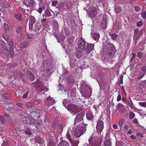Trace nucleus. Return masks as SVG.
I'll list each match as a JSON object with an SVG mask.
<instances>
[{"label":"nucleus","mask_w":146,"mask_h":146,"mask_svg":"<svg viewBox=\"0 0 146 146\" xmlns=\"http://www.w3.org/2000/svg\"><path fill=\"white\" fill-rule=\"evenodd\" d=\"M76 90L73 89L72 90H69L68 92V95L69 96H74L76 95Z\"/></svg>","instance_id":"4468645a"},{"label":"nucleus","mask_w":146,"mask_h":146,"mask_svg":"<svg viewBox=\"0 0 146 146\" xmlns=\"http://www.w3.org/2000/svg\"><path fill=\"white\" fill-rule=\"evenodd\" d=\"M111 36L112 39L113 40H115L117 36L115 34H112L111 35Z\"/></svg>","instance_id":"e433bc0d"},{"label":"nucleus","mask_w":146,"mask_h":146,"mask_svg":"<svg viewBox=\"0 0 146 146\" xmlns=\"http://www.w3.org/2000/svg\"><path fill=\"white\" fill-rule=\"evenodd\" d=\"M74 125L76 126L74 132V138H76L80 137L86 131L85 127L86 126Z\"/></svg>","instance_id":"f257e3e1"},{"label":"nucleus","mask_w":146,"mask_h":146,"mask_svg":"<svg viewBox=\"0 0 146 146\" xmlns=\"http://www.w3.org/2000/svg\"><path fill=\"white\" fill-rule=\"evenodd\" d=\"M139 33V31L137 29H135L134 32V35H136L137 34H138Z\"/></svg>","instance_id":"6e6d98bb"},{"label":"nucleus","mask_w":146,"mask_h":146,"mask_svg":"<svg viewBox=\"0 0 146 146\" xmlns=\"http://www.w3.org/2000/svg\"><path fill=\"white\" fill-rule=\"evenodd\" d=\"M104 127V122L101 120H99L96 125L97 131L98 134L100 133Z\"/></svg>","instance_id":"423d86ee"},{"label":"nucleus","mask_w":146,"mask_h":146,"mask_svg":"<svg viewBox=\"0 0 146 146\" xmlns=\"http://www.w3.org/2000/svg\"><path fill=\"white\" fill-rule=\"evenodd\" d=\"M135 116V114L132 112H130L129 114V118L130 119H133Z\"/></svg>","instance_id":"f704fd0d"},{"label":"nucleus","mask_w":146,"mask_h":146,"mask_svg":"<svg viewBox=\"0 0 146 146\" xmlns=\"http://www.w3.org/2000/svg\"><path fill=\"white\" fill-rule=\"evenodd\" d=\"M113 128L115 129H118V126L117 124H113L112 125Z\"/></svg>","instance_id":"5fc2aeb1"},{"label":"nucleus","mask_w":146,"mask_h":146,"mask_svg":"<svg viewBox=\"0 0 146 146\" xmlns=\"http://www.w3.org/2000/svg\"><path fill=\"white\" fill-rule=\"evenodd\" d=\"M55 102L54 100L52 99L50 96H49L45 101V105L49 107L52 106L55 103Z\"/></svg>","instance_id":"1a4fd4ad"},{"label":"nucleus","mask_w":146,"mask_h":146,"mask_svg":"<svg viewBox=\"0 0 146 146\" xmlns=\"http://www.w3.org/2000/svg\"><path fill=\"white\" fill-rule=\"evenodd\" d=\"M45 7L44 6H42L39 7V9L37 10L40 13H41L42 10L44 9Z\"/></svg>","instance_id":"72a5a7b5"},{"label":"nucleus","mask_w":146,"mask_h":146,"mask_svg":"<svg viewBox=\"0 0 146 146\" xmlns=\"http://www.w3.org/2000/svg\"><path fill=\"white\" fill-rule=\"evenodd\" d=\"M14 16L15 18L18 20H21V15L19 13L15 14Z\"/></svg>","instance_id":"bb28decb"},{"label":"nucleus","mask_w":146,"mask_h":146,"mask_svg":"<svg viewBox=\"0 0 146 146\" xmlns=\"http://www.w3.org/2000/svg\"><path fill=\"white\" fill-rule=\"evenodd\" d=\"M33 3V1L31 0H24V4L27 6L31 5Z\"/></svg>","instance_id":"f3484780"},{"label":"nucleus","mask_w":146,"mask_h":146,"mask_svg":"<svg viewBox=\"0 0 146 146\" xmlns=\"http://www.w3.org/2000/svg\"><path fill=\"white\" fill-rule=\"evenodd\" d=\"M4 39L6 41L7 40H8L9 38V36L7 35V36H4Z\"/></svg>","instance_id":"0e129e2a"},{"label":"nucleus","mask_w":146,"mask_h":146,"mask_svg":"<svg viewBox=\"0 0 146 146\" xmlns=\"http://www.w3.org/2000/svg\"><path fill=\"white\" fill-rule=\"evenodd\" d=\"M47 90L48 89L45 87L42 86L41 89H39L38 91L40 92L44 91V92H47Z\"/></svg>","instance_id":"2f4dec72"},{"label":"nucleus","mask_w":146,"mask_h":146,"mask_svg":"<svg viewBox=\"0 0 146 146\" xmlns=\"http://www.w3.org/2000/svg\"><path fill=\"white\" fill-rule=\"evenodd\" d=\"M45 13L47 17H50L51 15V13L48 10H46L45 11Z\"/></svg>","instance_id":"c9c22d12"},{"label":"nucleus","mask_w":146,"mask_h":146,"mask_svg":"<svg viewBox=\"0 0 146 146\" xmlns=\"http://www.w3.org/2000/svg\"><path fill=\"white\" fill-rule=\"evenodd\" d=\"M76 56L78 58H80L81 56V54L80 52L78 53V54L77 53L76 55Z\"/></svg>","instance_id":"603ef678"},{"label":"nucleus","mask_w":146,"mask_h":146,"mask_svg":"<svg viewBox=\"0 0 146 146\" xmlns=\"http://www.w3.org/2000/svg\"><path fill=\"white\" fill-rule=\"evenodd\" d=\"M117 108L120 113H123L125 110V106L121 103L118 104L117 106Z\"/></svg>","instance_id":"ddd939ff"},{"label":"nucleus","mask_w":146,"mask_h":146,"mask_svg":"<svg viewBox=\"0 0 146 146\" xmlns=\"http://www.w3.org/2000/svg\"><path fill=\"white\" fill-rule=\"evenodd\" d=\"M0 120L2 123H4L5 121L4 117L2 116H0Z\"/></svg>","instance_id":"49530a36"},{"label":"nucleus","mask_w":146,"mask_h":146,"mask_svg":"<svg viewBox=\"0 0 146 146\" xmlns=\"http://www.w3.org/2000/svg\"><path fill=\"white\" fill-rule=\"evenodd\" d=\"M121 96L120 95H119L117 97V101H120V100H121Z\"/></svg>","instance_id":"13d9d810"},{"label":"nucleus","mask_w":146,"mask_h":146,"mask_svg":"<svg viewBox=\"0 0 146 146\" xmlns=\"http://www.w3.org/2000/svg\"><path fill=\"white\" fill-rule=\"evenodd\" d=\"M66 138L71 143H72L73 139L74 138V135H73L71 130L68 129L67 131L66 134Z\"/></svg>","instance_id":"0eeeda50"},{"label":"nucleus","mask_w":146,"mask_h":146,"mask_svg":"<svg viewBox=\"0 0 146 146\" xmlns=\"http://www.w3.org/2000/svg\"><path fill=\"white\" fill-rule=\"evenodd\" d=\"M36 137H35V139H36ZM37 142L39 143H43V140L42 139H40L39 140H36Z\"/></svg>","instance_id":"4d7b16f0"},{"label":"nucleus","mask_w":146,"mask_h":146,"mask_svg":"<svg viewBox=\"0 0 146 146\" xmlns=\"http://www.w3.org/2000/svg\"><path fill=\"white\" fill-rule=\"evenodd\" d=\"M124 122V120L123 119H121L119 120L118 122V124L120 127L121 128L122 127V124Z\"/></svg>","instance_id":"cd10ccee"},{"label":"nucleus","mask_w":146,"mask_h":146,"mask_svg":"<svg viewBox=\"0 0 146 146\" xmlns=\"http://www.w3.org/2000/svg\"><path fill=\"white\" fill-rule=\"evenodd\" d=\"M54 142L53 141H52L50 142H49L48 144V146H54Z\"/></svg>","instance_id":"37998d69"},{"label":"nucleus","mask_w":146,"mask_h":146,"mask_svg":"<svg viewBox=\"0 0 146 146\" xmlns=\"http://www.w3.org/2000/svg\"><path fill=\"white\" fill-rule=\"evenodd\" d=\"M63 129V126L62 124H59L58 127L57 129L59 132L60 133V135L61 134V133L62 132Z\"/></svg>","instance_id":"b1692460"},{"label":"nucleus","mask_w":146,"mask_h":146,"mask_svg":"<svg viewBox=\"0 0 146 146\" xmlns=\"http://www.w3.org/2000/svg\"><path fill=\"white\" fill-rule=\"evenodd\" d=\"M137 135L138 136L142 137V135L141 133H137Z\"/></svg>","instance_id":"69168bd1"},{"label":"nucleus","mask_w":146,"mask_h":146,"mask_svg":"<svg viewBox=\"0 0 146 146\" xmlns=\"http://www.w3.org/2000/svg\"><path fill=\"white\" fill-rule=\"evenodd\" d=\"M3 51V53L5 54L6 55L9 57H12L13 54V51L12 48H9V50L6 46H4Z\"/></svg>","instance_id":"6e6552de"},{"label":"nucleus","mask_w":146,"mask_h":146,"mask_svg":"<svg viewBox=\"0 0 146 146\" xmlns=\"http://www.w3.org/2000/svg\"><path fill=\"white\" fill-rule=\"evenodd\" d=\"M27 43H26L23 46V45H21V48H26V47L27 46Z\"/></svg>","instance_id":"e2e57ef3"},{"label":"nucleus","mask_w":146,"mask_h":146,"mask_svg":"<svg viewBox=\"0 0 146 146\" xmlns=\"http://www.w3.org/2000/svg\"><path fill=\"white\" fill-rule=\"evenodd\" d=\"M80 92L84 97H88L90 96V94L91 93V90L88 87L85 86L83 88L82 86L80 89Z\"/></svg>","instance_id":"39448f33"},{"label":"nucleus","mask_w":146,"mask_h":146,"mask_svg":"<svg viewBox=\"0 0 146 146\" xmlns=\"http://www.w3.org/2000/svg\"><path fill=\"white\" fill-rule=\"evenodd\" d=\"M133 122L134 123L137 124L138 123V121L137 119L135 118L133 120Z\"/></svg>","instance_id":"3c124183"},{"label":"nucleus","mask_w":146,"mask_h":146,"mask_svg":"<svg viewBox=\"0 0 146 146\" xmlns=\"http://www.w3.org/2000/svg\"><path fill=\"white\" fill-rule=\"evenodd\" d=\"M4 25L5 31L6 32L9 31V27L8 24L6 23H4Z\"/></svg>","instance_id":"c756f323"},{"label":"nucleus","mask_w":146,"mask_h":146,"mask_svg":"<svg viewBox=\"0 0 146 146\" xmlns=\"http://www.w3.org/2000/svg\"><path fill=\"white\" fill-rule=\"evenodd\" d=\"M142 17L144 18L145 19L146 18V12L144 11L142 13Z\"/></svg>","instance_id":"de8ad7c7"},{"label":"nucleus","mask_w":146,"mask_h":146,"mask_svg":"<svg viewBox=\"0 0 146 146\" xmlns=\"http://www.w3.org/2000/svg\"><path fill=\"white\" fill-rule=\"evenodd\" d=\"M27 39H31L32 38L33 35L31 34H28L27 35Z\"/></svg>","instance_id":"79ce46f5"},{"label":"nucleus","mask_w":146,"mask_h":146,"mask_svg":"<svg viewBox=\"0 0 146 146\" xmlns=\"http://www.w3.org/2000/svg\"><path fill=\"white\" fill-rule=\"evenodd\" d=\"M28 78L31 80L34 79V76L33 73L31 71H28L27 72Z\"/></svg>","instance_id":"2eb2a0df"},{"label":"nucleus","mask_w":146,"mask_h":146,"mask_svg":"<svg viewBox=\"0 0 146 146\" xmlns=\"http://www.w3.org/2000/svg\"><path fill=\"white\" fill-rule=\"evenodd\" d=\"M142 71L144 72H146V67L145 66L143 67L141 69Z\"/></svg>","instance_id":"bf43d9fd"},{"label":"nucleus","mask_w":146,"mask_h":146,"mask_svg":"<svg viewBox=\"0 0 146 146\" xmlns=\"http://www.w3.org/2000/svg\"><path fill=\"white\" fill-rule=\"evenodd\" d=\"M3 97L6 99H9L10 98V96L9 94L6 93L3 94Z\"/></svg>","instance_id":"4c0bfd02"},{"label":"nucleus","mask_w":146,"mask_h":146,"mask_svg":"<svg viewBox=\"0 0 146 146\" xmlns=\"http://www.w3.org/2000/svg\"><path fill=\"white\" fill-rule=\"evenodd\" d=\"M95 136V135H93L92 136H91L90 138L89 139V142L91 144L92 146H98L99 144L98 143V145L96 144V143L95 142L96 140L94 137Z\"/></svg>","instance_id":"f8f14e48"},{"label":"nucleus","mask_w":146,"mask_h":146,"mask_svg":"<svg viewBox=\"0 0 146 146\" xmlns=\"http://www.w3.org/2000/svg\"><path fill=\"white\" fill-rule=\"evenodd\" d=\"M25 133L26 134L28 135H30L32 133V132L30 129H27L25 131Z\"/></svg>","instance_id":"ea45409f"},{"label":"nucleus","mask_w":146,"mask_h":146,"mask_svg":"<svg viewBox=\"0 0 146 146\" xmlns=\"http://www.w3.org/2000/svg\"><path fill=\"white\" fill-rule=\"evenodd\" d=\"M67 109L72 115H74L79 112L80 110L79 106L72 104L67 105Z\"/></svg>","instance_id":"7ed1b4c3"},{"label":"nucleus","mask_w":146,"mask_h":146,"mask_svg":"<svg viewBox=\"0 0 146 146\" xmlns=\"http://www.w3.org/2000/svg\"><path fill=\"white\" fill-rule=\"evenodd\" d=\"M23 92V91L21 90L17 91L15 92L16 96L17 97H20Z\"/></svg>","instance_id":"a878e982"},{"label":"nucleus","mask_w":146,"mask_h":146,"mask_svg":"<svg viewBox=\"0 0 146 146\" xmlns=\"http://www.w3.org/2000/svg\"><path fill=\"white\" fill-rule=\"evenodd\" d=\"M143 25L142 22L141 21H140L138 22L137 23V26L139 27L142 26Z\"/></svg>","instance_id":"8fccbe9b"},{"label":"nucleus","mask_w":146,"mask_h":146,"mask_svg":"<svg viewBox=\"0 0 146 146\" xmlns=\"http://www.w3.org/2000/svg\"><path fill=\"white\" fill-rule=\"evenodd\" d=\"M94 45L89 44L87 45L84 50V52L86 54H89L93 49Z\"/></svg>","instance_id":"9b49d317"},{"label":"nucleus","mask_w":146,"mask_h":146,"mask_svg":"<svg viewBox=\"0 0 146 146\" xmlns=\"http://www.w3.org/2000/svg\"><path fill=\"white\" fill-rule=\"evenodd\" d=\"M58 2L57 1H54L52 3V5L53 6H55L58 3Z\"/></svg>","instance_id":"09e8293b"},{"label":"nucleus","mask_w":146,"mask_h":146,"mask_svg":"<svg viewBox=\"0 0 146 146\" xmlns=\"http://www.w3.org/2000/svg\"><path fill=\"white\" fill-rule=\"evenodd\" d=\"M8 45L11 47L10 48H11L12 46L13 45L12 42L11 41H9V42H8Z\"/></svg>","instance_id":"052dcab7"},{"label":"nucleus","mask_w":146,"mask_h":146,"mask_svg":"<svg viewBox=\"0 0 146 146\" xmlns=\"http://www.w3.org/2000/svg\"><path fill=\"white\" fill-rule=\"evenodd\" d=\"M111 143L109 140H106L105 142L104 146H111Z\"/></svg>","instance_id":"7c9ffc66"},{"label":"nucleus","mask_w":146,"mask_h":146,"mask_svg":"<svg viewBox=\"0 0 146 146\" xmlns=\"http://www.w3.org/2000/svg\"><path fill=\"white\" fill-rule=\"evenodd\" d=\"M127 102L128 103L129 107L132 109H133V102L131 100V98H129L127 101Z\"/></svg>","instance_id":"412c9836"},{"label":"nucleus","mask_w":146,"mask_h":146,"mask_svg":"<svg viewBox=\"0 0 146 146\" xmlns=\"http://www.w3.org/2000/svg\"><path fill=\"white\" fill-rule=\"evenodd\" d=\"M78 50H79L81 51L82 50H83L84 48L85 43H84L83 42V44L82 45V44H80V43H78Z\"/></svg>","instance_id":"5701e85b"},{"label":"nucleus","mask_w":146,"mask_h":146,"mask_svg":"<svg viewBox=\"0 0 146 146\" xmlns=\"http://www.w3.org/2000/svg\"><path fill=\"white\" fill-rule=\"evenodd\" d=\"M17 106L20 107L21 106V103L19 102H17Z\"/></svg>","instance_id":"338daca9"},{"label":"nucleus","mask_w":146,"mask_h":146,"mask_svg":"<svg viewBox=\"0 0 146 146\" xmlns=\"http://www.w3.org/2000/svg\"><path fill=\"white\" fill-rule=\"evenodd\" d=\"M139 104L141 106L146 107V102H139Z\"/></svg>","instance_id":"58836bf2"},{"label":"nucleus","mask_w":146,"mask_h":146,"mask_svg":"<svg viewBox=\"0 0 146 146\" xmlns=\"http://www.w3.org/2000/svg\"><path fill=\"white\" fill-rule=\"evenodd\" d=\"M35 17L33 16H31L30 17V21H29V26L32 27L33 24L35 22Z\"/></svg>","instance_id":"a211bd4d"},{"label":"nucleus","mask_w":146,"mask_h":146,"mask_svg":"<svg viewBox=\"0 0 146 146\" xmlns=\"http://www.w3.org/2000/svg\"><path fill=\"white\" fill-rule=\"evenodd\" d=\"M29 92L28 91H27L26 92L25 94L23 96V98H27L28 94H29Z\"/></svg>","instance_id":"a18cd8bd"},{"label":"nucleus","mask_w":146,"mask_h":146,"mask_svg":"<svg viewBox=\"0 0 146 146\" xmlns=\"http://www.w3.org/2000/svg\"><path fill=\"white\" fill-rule=\"evenodd\" d=\"M16 31L19 33H20L21 32V27H17L16 29Z\"/></svg>","instance_id":"c03bdc74"},{"label":"nucleus","mask_w":146,"mask_h":146,"mask_svg":"<svg viewBox=\"0 0 146 146\" xmlns=\"http://www.w3.org/2000/svg\"><path fill=\"white\" fill-rule=\"evenodd\" d=\"M83 42L84 43H85V41L82 38H80V40H78V43H80V44H81L82 45L83 44Z\"/></svg>","instance_id":"a19ab883"},{"label":"nucleus","mask_w":146,"mask_h":146,"mask_svg":"<svg viewBox=\"0 0 146 146\" xmlns=\"http://www.w3.org/2000/svg\"><path fill=\"white\" fill-rule=\"evenodd\" d=\"M142 34V31L141 30L139 31V33L136 35H134L133 36L134 39L135 41L139 39L140 36Z\"/></svg>","instance_id":"6ab92c4d"},{"label":"nucleus","mask_w":146,"mask_h":146,"mask_svg":"<svg viewBox=\"0 0 146 146\" xmlns=\"http://www.w3.org/2000/svg\"><path fill=\"white\" fill-rule=\"evenodd\" d=\"M106 48L107 49L106 51L109 55L112 56L115 54V48L113 44L108 43L106 45Z\"/></svg>","instance_id":"20e7f679"},{"label":"nucleus","mask_w":146,"mask_h":146,"mask_svg":"<svg viewBox=\"0 0 146 146\" xmlns=\"http://www.w3.org/2000/svg\"><path fill=\"white\" fill-rule=\"evenodd\" d=\"M87 119L88 120L92 119L93 118V115L92 113L90 111H88L86 113Z\"/></svg>","instance_id":"dca6fc26"},{"label":"nucleus","mask_w":146,"mask_h":146,"mask_svg":"<svg viewBox=\"0 0 146 146\" xmlns=\"http://www.w3.org/2000/svg\"><path fill=\"white\" fill-rule=\"evenodd\" d=\"M145 75V74L142 72H140L139 73L137 77V78L139 80L141 79Z\"/></svg>","instance_id":"c85d7f7f"},{"label":"nucleus","mask_w":146,"mask_h":146,"mask_svg":"<svg viewBox=\"0 0 146 146\" xmlns=\"http://www.w3.org/2000/svg\"><path fill=\"white\" fill-rule=\"evenodd\" d=\"M96 14L97 13L96 8L94 6H92L89 11V15L92 19V18L96 17Z\"/></svg>","instance_id":"9d476101"},{"label":"nucleus","mask_w":146,"mask_h":146,"mask_svg":"<svg viewBox=\"0 0 146 146\" xmlns=\"http://www.w3.org/2000/svg\"><path fill=\"white\" fill-rule=\"evenodd\" d=\"M58 146H69V144L68 142L66 141H62L58 144Z\"/></svg>","instance_id":"aec40b11"},{"label":"nucleus","mask_w":146,"mask_h":146,"mask_svg":"<svg viewBox=\"0 0 146 146\" xmlns=\"http://www.w3.org/2000/svg\"><path fill=\"white\" fill-rule=\"evenodd\" d=\"M124 128L126 129L127 130L128 128V126L127 125H125L124 126Z\"/></svg>","instance_id":"774afa93"},{"label":"nucleus","mask_w":146,"mask_h":146,"mask_svg":"<svg viewBox=\"0 0 146 146\" xmlns=\"http://www.w3.org/2000/svg\"><path fill=\"white\" fill-rule=\"evenodd\" d=\"M85 115V112L82 111L77 114L74 119V125L86 126L87 125L83 123V117Z\"/></svg>","instance_id":"f03ea898"},{"label":"nucleus","mask_w":146,"mask_h":146,"mask_svg":"<svg viewBox=\"0 0 146 146\" xmlns=\"http://www.w3.org/2000/svg\"><path fill=\"white\" fill-rule=\"evenodd\" d=\"M142 54L141 53L139 52L137 54V56L139 58H140L141 57Z\"/></svg>","instance_id":"680f3d73"},{"label":"nucleus","mask_w":146,"mask_h":146,"mask_svg":"<svg viewBox=\"0 0 146 146\" xmlns=\"http://www.w3.org/2000/svg\"><path fill=\"white\" fill-rule=\"evenodd\" d=\"M100 25L102 28L103 29H105L107 28V25L105 22L102 21Z\"/></svg>","instance_id":"393cba45"},{"label":"nucleus","mask_w":146,"mask_h":146,"mask_svg":"<svg viewBox=\"0 0 146 146\" xmlns=\"http://www.w3.org/2000/svg\"><path fill=\"white\" fill-rule=\"evenodd\" d=\"M72 5V3L70 2H68L66 3V8L68 9H70Z\"/></svg>","instance_id":"473e14b6"},{"label":"nucleus","mask_w":146,"mask_h":146,"mask_svg":"<svg viewBox=\"0 0 146 146\" xmlns=\"http://www.w3.org/2000/svg\"><path fill=\"white\" fill-rule=\"evenodd\" d=\"M100 37V35L98 33H94L93 35V38L95 40H98Z\"/></svg>","instance_id":"4be33fe9"},{"label":"nucleus","mask_w":146,"mask_h":146,"mask_svg":"<svg viewBox=\"0 0 146 146\" xmlns=\"http://www.w3.org/2000/svg\"><path fill=\"white\" fill-rule=\"evenodd\" d=\"M140 9V8L138 6H136L135 7V10L137 12H139Z\"/></svg>","instance_id":"864d4df0"}]
</instances>
